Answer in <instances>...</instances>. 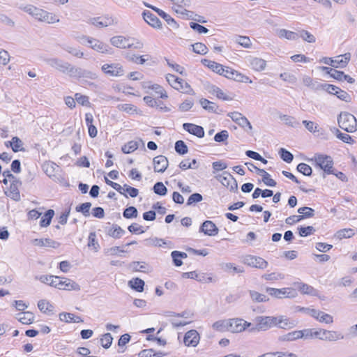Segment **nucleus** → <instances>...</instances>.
I'll return each mask as SVG.
<instances>
[{"instance_id":"f257e3e1","label":"nucleus","mask_w":357,"mask_h":357,"mask_svg":"<svg viewBox=\"0 0 357 357\" xmlns=\"http://www.w3.org/2000/svg\"><path fill=\"white\" fill-rule=\"evenodd\" d=\"M41 282L49 284L50 286L56 288L59 290H79L80 287L73 280L60 278L54 275H41L39 278Z\"/></svg>"},{"instance_id":"f03ea898","label":"nucleus","mask_w":357,"mask_h":357,"mask_svg":"<svg viewBox=\"0 0 357 357\" xmlns=\"http://www.w3.org/2000/svg\"><path fill=\"white\" fill-rule=\"evenodd\" d=\"M337 122L340 128L347 132H354L357 130V120L349 112H342L337 117Z\"/></svg>"},{"instance_id":"7ed1b4c3","label":"nucleus","mask_w":357,"mask_h":357,"mask_svg":"<svg viewBox=\"0 0 357 357\" xmlns=\"http://www.w3.org/2000/svg\"><path fill=\"white\" fill-rule=\"evenodd\" d=\"M351 59V53L347 52L343 55L336 56L335 59L329 57H324L321 61L333 68H345Z\"/></svg>"},{"instance_id":"20e7f679","label":"nucleus","mask_w":357,"mask_h":357,"mask_svg":"<svg viewBox=\"0 0 357 357\" xmlns=\"http://www.w3.org/2000/svg\"><path fill=\"white\" fill-rule=\"evenodd\" d=\"M316 165L324 170V174H331L333 173V160L329 155L316 154L314 155Z\"/></svg>"},{"instance_id":"39448f33","label":"nucleus","mask_w":357,"mask_h":357,"mask_svg":"<svg viewBox=\"0 0 357 357\" xmlns=\"http://www.w3.org/2000/svg\"><path fill=\"white\" fill-rule=\"evenodd\" d=\"M77 40L79 43L82 44H85V42L87 43L89 46L92 48L93 50L100 52V53H107L108 52V45L103 43L102 42L93 38H90L86 36H82L80 37L77 38Z\"/></svg>"},{"instance_id":"423d86ee","label":"nucleus","mask_w":357,"mask_h":357,"mask_svg":"<svg viewBox=\"0 0 357 357\" xmlns=\"http://www.w3.org/2000/svg\"><path fill=\"white\" fill-rule=\"evenodd\" d=\"M31 15L36 20L41 22H45L49 24L59 22V20L56 18L55 15L36 6L34 7Z\"/></svg>"},{"instance_id":"0eeeda50","label":"nucleus","mask_w":357,"mask_h":357,"mask_svg":"<svg viewBox=\"0 0 357 357\" xmlns=\"http://www.w3.org/2000/svg\"><path fill=\"white\" fill-rule=\"evenodd\" d=\"M216 178L231 192L238 190L237 181L230 173L224 172L222 174L217 176Z\"/></svg>"},{"instance_id":"6e6552de","label":"nucleus","mask_w":357,"mask_h":357,"mask_svg":"<svg viewBox=\"0 0 357 357\" xmlns=\"http://www.w3.org/2000/svg\"><path fill=\"white\" fill-rule=\"evenodd\" d=\"M227 116L230 117L233 121L243 128L246 132L251 131L252 126L248 119L241 113L238 112H229Z\"/></svg>"},{"instance_id":"1a4fd4ad","label":"nucleus","mask_w":357,"mask_h":357,"mask_svg":"<svg viewBox=\"0 0 357 357\" xmlns=\"http://www.w3.org/2000/svg\"><path fill=\"white\" fill-rule=\"evenodd\" d=\"M243 262L249 266L261 269H264L268 266V262L263 258L253 255L245 256Z\"/></svg>"},{"instance_id":"9d476101","label":"nucleus","mask_w":357,"mask_h":357,"mask_svg":"<svg viewBox=\"0 0 357 357\" xmlns=\"http://www.w3.org/2000/svg\"><path fill=\"white\" fill-rule=\"evenodd\" d=\"M219 229L214 222L211 220H205L199 228V232L206 235L214 236L218 234Z\"/></svg>"},{"instance_id":"9b49d317","label":"nucleus","mask_w":357,"mask_h":357,"mask_svg":"<svg viewBox=\"0 0 357 357\" xmlns=\"http://www.w3.org/2000/svg\"><path fill=\"white\" fill-rule=\"evenodd\" d=\"M45 61L51 67L54 68L63 73L67 72L68 66H69V63L63 61L57 58H47L45 59Z\"/></svg>"},{"instance_id":"f8f14e48","label":"nucleus","mask_w":357,"mask_h":357,"mask_svg":"<svg viewBox=\"0 0 357 357\" xmlns=\"http://www.w3.org/2000/svg\"><path fill=\"white\" fill-rule=\"evenodd\" d=\"M183 128L190 134L197 136L199 138L204 137V130L201 126L190 123H184L183 124Z\"/></svg>"},{"instance_id":"ddd939ff","label":"nucleus","mask_w":357,"mask_h":357,"mask_svg":"<svg viewBox=\"0 0 357 357\" xmlns=\"http://www.w3.org/2000/svg\"><path fill=\"white\" fill-rule=\"evenodd\" d=\"M154 171L155 172H164L168 167L169 162L167 158L162 155L153 158Z\"/></svg>"},{"instance_id":"4468645a","label":"nucleus","mask_w":357,"mask_h":357,"mask_svg":"<svg viewBox=\"0 0 357 357\" xmlns=\"http://www.w3.org/2000/svg\"><path fill=\"white\" fill-rule=\"evenodd\" d=\"M183 341L188 347H195L199 343V335L196 330H190L185 334Z\"/></svg>"},{"instance_id":"2eb2a0df","label":"nucleus","mask_w":357,"mask_h":357,"mask_svg":"<svg viewBox=\"0 0 357 357\" xmlns=\"http://www.w3.org/2000/svg\"><path fill=\"white\" fill-rule=\"evenodd\" d=\"M110 42L112 45L118 47V48H132L133 44L130 43L128 38H126L122 36H114L110 39Z\"/></svg>"},{"instance_id":"dca6fc26","label":"nucleus","mask_w":357,"mask_h":357,"mask_svg":"<svg viewBox=\"0 0 357 357\" xmlns=\"http://www.w3.org/2000/svg\"><path fill=\"white\" fill-rule=\"evenodd\" d=\"M142 16L144 20L151 26L158 29H160L162 27L160 20L151 11L144 10L142 13Z\"/></svg>"},{"instance_id":"f3484780","label":"nucleus","mask_w":357,"mask_h":357,"mask_svg":"<svg viewBox=\"0 0 357 357\" xmlns=\"http://www.w3.org/2000/svg\"><path fill=\"white\" fill-rule=\"evenodd\" d=\"M90 21L92 24L98 27H106L114 24V20L109 16L93 17Z\"/></svg>"},{"instance_id":"a211bd4d","label":"nucleus","mask_w":357,"mask_h":357,"mask_svg":"<svg viewBox=\"0 0 357 357\" xmlns=\"http://www.w3.org/2000/svg\"><path fill=\"white\" fill-rule=\"evenodd\" d=\"M34 245L57 248L60 243L50 238H36L32 241Z\"/></svg>"},{"instance_id":"6ab92c4d","label":"nucleus","mask_w":357,"mask_h":357,"mask_svg":"<svg viewBox=\"0 0 357 357\" xmlns=\"http://www.w3.org/2000/svg\"><path fill=\"white\" fill-rule=\"evenodd\" d=\"M105 231L108 236L114 238H120L125 234V231L117 225L106 227Z\"/></svg>"},{"instance_id":"aec40b11","label":"nucleus","mask_w":357,"mask_h":357,"mask_svg":"<svg viewBox=\"0 0 357 357\" xmlns=\"http://www.w3.org/2000/svg\"><path fill=\"white\" fill-rule=\"evenodd\" d=\"M266 290H313V288L309 286L307 284L303 283L301 282H294L292 287L290 288H273V287H266Z\"/></svg>"},{"instance_id":"412c9836","label":"nucleus","mask_w":357,"mask_h":357,"mask_svg":"<svg viewBox=\"0 0 357 357\" xmlns=\"http://www.w3.org/2000/svg\"><path fill=\"white\" fill-rule=\"evenodd\" d=\"M16 319L23 324H31L34 321V314L29 312H22L16 314Z\"/></svg>"},{"instance_id":"4be33fe9","label":"nucleus","mask_w":357,"mask_h":357,"mask_svg":"<svg viewBox=\"0 0 357 357\" xmlns=\"http://www.w3.org/2000/svg\"><path fill=\"white\" fill-rule=\"evenodd\" d=\"M258 322L255 327H252L249 329L250 331H266L271 328L269 321H268L267 317H257Z\"/></svg>"},{"instance_id":"5701e85b","label":"nucleus","mask_w":357,"mask_h":357,"mask_svg":"<svg viewBox=\"0 0 357 357\" xmlns=\"http://www.w3.org/2000/svg\"><path fill=\"white\" fill-rule=\"evenodd\" d=\"M126 58L128 61L133 62L137 64H144L146 61L151 59L149 54H145L142 56H137L134 54L128 53L126 55Z\"/></svg>"},{"instance_id":"b1692460","label":"nucleus","mask_w":357,"mask_h":357,"mask_svg":"<svg viewBox=\"0 0 357 357\" xmlns=\"http://www.w3.org/2000/svg\"><path fill=\"white\" fill-rule=\"evenodd\" d=\"M322 333L323 335L321 337V340H322L335 341L342 340L344 338L343 335L337 331L324 330Z\"/></svg>"},{"instance_id":"393cba45","label":"nucleus","mask_w":357,"mask_h":357,"mask_svg":"<svg viewBox=\"0 0 357 357\" xmlns=\"http://www.w3.org/2000/svg\"><path fill=\"white\" fill-rule=\"evenodd\" d=\"M59 316V319L61 321H66L67 323H69V322L82 323L84 321L83 319L80 317L75 316L73 313L61 312Z\"/></svg>"},{"instance_id":"a878e982","label":"nucleus","mask_w":357,"mask_h":357,"mask_svg":"<svg viewBox=\"0 0 357 357\" xmlns=\"http://www.w3.org/2000/svg\"><path fill=\"white\" fill-rule=\"evenodd\" d=\"M155 12H156L162 19H164L172 29H177L178 27L176 22L169 14L166 13L158 8L155 9Z\"/></svg>"},{"instance_id":"bb28decb","label":"nucleus","mask_w":357,"mask_h":357,"mask_svg":"<svg viewBox=\"0 0 357 357\" xmlns=\"http://www.w3.org/2000/svg\"><path fill=\"white\" fill-rule=\"evenodd\" d=\"M250 64L253 70L261 71L265 69L266 61L261 58L255 57L250 59Z\"/></svg>"},{"instance_id":"cd10ccee","label":"nucleus","mask_w":357,"mask_h":357,"mask_svg":"<svg viewBox=\"0 0 357 357\" xmlns=\"http://www.w3.org/2000/svg\"><path fill=\"white\" fill-rule=\"evenodd\" d=\"M257 174L262 176V181L265 185L270 187H274L277 183L271 178V176L263 169H257Z\"/></svg>"},{"instance_id":"c85d7f7f","label":"nucleus","mask_w":357,"mask_h":357,"mask_svg":"<svg viewBox=\"0 0 357 357\" xmlns=\"http://www.w3.org/2000/svg\"><path fill=\"white\" fill-rule=\"evenodd\" d=\"M199 103L202 107L208 112L215 114L219 113L218 112V106L215 103L211 102L206 98H202L199 100Z\"/></svg>"},{"instance_id":"c756f323","label":"nucleus","mask_w":357,"mask_h":357,"mask_svg":"<svg viewBox=\"0 0 357 357\" xmlns=\"http://www.w3.org/2000/svg\"><path fill=\"white\" fill-rule=\"evenodd\" d=\"M167 81L168 83L175 89L181 90V84H183L184 80L179 78L172 74H167L166 76Z\"/></svg>"},{"instance_id":"7c9ffc66","label":"nucleus","mask_w":357,"mask_h":357,"mask_svg":"<svg viewBox=\"0 0 357 357\" xmlns=\"http://www.w3.org/2000/svg\"><path fill=\"white\" fill-rule=\"evenodd\" d=\"M232 322L236 325L235 333H241L252 326L251 323L241 318H234V321H232Z\"/></svg>"},{"instance_id":"2f4dec72","label":"nucleus","mask_w":357,"mask_h":357,"mask_svg":"<svg viewBox=\"0 0 357 357\" xmlns=\"http://www.w3.org/2000/svg\"><path fill=\"white\" fill-rule=\"evenodd\" d=\"M6 196L10 197L14 201L20 200V194L19 190V186L15 185L14 183H10L8 191H5Z\"/></svg>"},{"instance_id":"473e14b6","label":"nucleus","mask_w":357,"mask_h":357,"mask_svg":"<svg viewBox=\"0 0 357 357\" xmlns=\"http://www.w3.org/2000/svg\"><path fill=\"white\" fill-rule=\"evenodd\" d=\"M38 309L43 313L53 312L54 306L47 300L42 299L38 302Z\"/></svg>"},{"instance_id":"72a5a7b5","label":"nucleus","mask_w":357,"mask_h":357,"mask_svg":"<svg viewBox=\"0 0 357 357\" xmlns=\"http://www.w3.org/2000/svg\"><path fill=\"white\" fill-rule=\"evenodd\" d=\"M54 215V211L53 209H48L44 214V216L40 221V225L42 227H47L50 225L52 218Z\"/></svg>"},{"instance_id":"f704fd0d","label":"nucleus","mask_w":357,"mask_h":357,"mask_svg":"<svg viewBox=\"0 0 357 357\" xmlns=\"http://www.w3.org/2000/svg\"><path fill=\"white\" fill-rule=\"evenodd\" d=\"M278 326L282 329H290L296 326V324L294 321L289 318L280 316Z\"/></svg>"},{"instance_id":"c9c22d12","label":"nucleus","mask_w":357,"mask_h":357,"mask_svg":"<svg viewBox=\"0 0 357 357\" xmlns=\"http://www.w3.org/2000/svg\"><path fill=\"white\" fill-rule=\"evenodd\" d=\"M228 323H230L229 319L218 320L213 323V328L220 332L229 331Z\"/></svg>"},{"instance_id":"e433bc0d","label":"nucleus","mask_w":357,"mask_h":357,"mask_svg":"<svg viewBox=\"0 0 357 357\" xmlns=\"http://www.w3.org/2000/svg\"><path fill=\"white\" fill-rule=\"evenodd\" d=\"M123 74L124 70L119 63H112L110 70L107 72V75L115 77L122 76Z\"/></svg>"},{"instance_id":"4c0bfd02","label":"nucleus","mask_w":357,"mask_h":357,"mask_svg":"<svg viewBox=\"0 0 357 357\" xmlns=\"http://www.w3.org/2000/svg\"><path fill=\"white\" fill-rule=\"evenodd\" d=\"M300 335V333L298 331H294L289 332L287 334L280 335L278 337V341L280 342H291L298 340V336Z\"/></svg>"},{"instance_id":"58836bf2","label":"nucleus","mask_w":357,"mask_h":357,"mask_svg":"<svg viewBox=\"0 0 357 357\" xmlns=\"http://www.w3.org/2000/svg\"><path fill=\"white\" fill-rule=\"evenodd\" d=\"M271 295L276 298H293L296 297V291H271Z\"/></svg>"},{"instance_id":"ea45409f","label":"nucleus","mask_w":357,"mask_h":357,"mask_svg":"<svg viewBox=\"0 0 357 357\" xmlns=\"http://www.w3.org/2000/svg\"><path fill=\"white\" fill-rule=\"evenodd\" d=\"M138 142L130 141L122 146L121 151H123V153L128 154L134 152L135 150L138 149Z\"/></svg>"},{"instance_id":"a19ab883","label":"nucleus","mask_w":357,"mask_h":357,"mask_svg":"<svg viewBox=\"0 0 357 357\" xmlns=\"http://www.w3.org/2000/svg\"><path fill=\"white\" fill-rule=\"evenodd\" d=\"M128 286L133 290H144V281L136 278L128 282Z\"/></svg>"},{"instance_id":"79ce46f5","label":"nucleus","mask_w":357,"mask_h":357,"mask_svg":"<svg viewBox=\"0 0 357 357\" xmlns=\"http://www.w3.org/2000/svg\"><path fill=\"white\" fill-rule=\"evenodd\" d=\"M278 35L280 38H287L288 40H296L298 38V33L288 31L286 29H280L279 31Z\"/></svg>"},{"instance_id":"37998d69","label":"nucleus","mask_w":357,"mask_h":357,"mask_svg":"<svg viewBox=\"0 0 357 357\" xmlns=\"http://www.w3.org/2000/svg\"><path fill=\"white\" fill-rule=\"evenodd\" d=\"M193 272V278L191 279H195L197 280L198 282H203V283H208L212 282L213 279L211 276H209L206 273H197L196 271Z\"/></svg>"},{"instance_id":"c03bdc74","label":"nucleus","mask_w":357,"mask_h":357,"mask_svg":"<svg viewBox=\"0 0 357 357\" xmlns=\"http://www.w3.org/2000/svg\"><path fill=\"white\" fill-rule=\"evenodd\" d=\"M298 213L301 215L302 220L305 218H312L314 215V210L310 207L303 206L298 209Z\"/></svg>"},{"instance_id":"a18cd8bd","label":"nucleus","mask_w":357,"mask_h":357,"mask_svg":"<svg viewBox=\"0 0 357 357\" xmlns=\"http://www.w3.org/2000/svg\"><path fill=\"white\" fill-rule=\"evenodd\" d=\"M12 149L14 152H18L19 151H24L22 148L23 143L22 140L17 137H13L11 141H8Z\"/></svg>"},{"instance_id":"49530a36","label":"nucleus","mask_w":357,"mask_h":357,"mask_svg":"<svg viewBox=\"0 0 357 357\" xmlns=\"http://www.w3.org/2000/svg\"><path fill=\"white\" fill-rule=\"evenodd\" d=\"M303 83L305 86L310 87L314 90H320L321 83L314 82L313 79L309 76H304L303 78Z\"/></svg>"},{"instance_id":"de8ad7c7","label":"nucleus","mask_w":357,"mask_h":357,"mask_svg":"<svg viewBox=\"0 0 357 357\" xmlns=\"http://www.w3.org/2000/svg\"><path fill=\"white\" fill-rule=\"evenodd\" d=\"M336 137L343 142L352 144L354 143L353 138L348 134L341 132L337 128L335 129Z\"/></svg>"},{"instance_id":"09e8293b","label":"nucleus","mask_w":357,"mask_h":357,"mask_svg":"<svg viewBox=\"0 0 357 357\" xmlns=\"http://www.w3.org/2000/svg\"><path fill=\"white\" fill-rule=\"evenodd\" d=\"M82 68L79 67H75L69 63V66H68L67 72L69 73L70 77H73L75 78H82Z\"/></svg>"},{"instance_id":"8fccbe9b","label":"nucleus","mask_w":357,"mask_h":357,"mask_svg":"<svg viewBox=\"0 0 357 357\" xmlns=\"http://www.w3.org/2000/svg\"><path fill=\"white\" fill-rule=\"evenodd\" d=\"M280 119L281 121H284V123L291 127L296 128L299 125V123L296 120V119L293 116L288 115H280Z\"/></svg>"},{"instance_id":"3c124183","label":"nucleus","mask_w":357,"mask_h":357,"mask_svg":"<svg viewBox=\"0 0 357 357\" xmlns=\"http://www.w3.org/2000/svg\"><path fill=\"white\" fill-rule=\"evenodd\" d=\"M61 48L68 52V53L71 54L74 56H76L77 58H82L84 56V53L81 52L79 50L76 49L73 47L66 45H61Z\"/></svg>"},{"instance_id":"603ef678","label":"nucleus","mask_w":357,"mask_h":357,"mask_svg":"<svg viewBox=\"0 0 357 357\" xmlns=\"http://www.w3.org/2000/svg\"><path fill=\"white\" fill-rule=\"evenodd\" d=\"M153 190L154 193L160 196H164L167 192V188L165 186L162 182L160 181L157 182L153 185Z\"/></svg>"},{"instance_id":"864d4df0","label":"nucleus","mask_w":357,"mask_h":357,"mask_svg":"<svg viewBox=\"0 0 357 357\" xmlns=\"http://www.w3.org/2000/svg\"><path fill=\"white\" fill-rule=\"evenodd\" d=\"M175 151L179 155H184L188 152V149L185 142L182 140H178L175 143Z\"/></svg>"},{"instance_id":"5fc2aeb1","label":"nucleus","mask_w":357,"mask_h":357,"mask_svg":"<svg viewBox=\"0 0 357 357\" xmlns=\"http://www.w3.org/2000/svg\"><path fill=\"white\" fill-rule=\"evenodd\" d=\"M296 169L305 176H310L312 174L311 167L305 163H300L297 165Z\"/></svg>"},{"instance_id":"6e6d98bb","label":"nucleus","mask_w":357,"mask_h":357,"mask_svg":"<svg viewBox=\"0 0 357 357\" xmlns=\"http://www.w3.org/2000/svg\"><path fill=\"white\" fill-rule=\"evenodd\" d=\"M192 51L197 54L204 55L208 52L207 47L202 43H196L192 45Z\"/></svg>"},{"instance_id":"4d7b16f0","label":"nucleus","mask_w":357,"mask_h":357,"mask_svg":"<svg viewBox=\"0 0 357 357\" xmlns=\"http://www.w3.org/2000/svg\"><path fill=\"white\" fill-rule=\"evenodd\" d=\"M137 209L135 206H129L123 212V217L127 219L137 218Z\"/></svg>"},{"instance_id":"13d9d810","label":"nucleus","mask_w":357,"mask_h":357,"mask_svg":"<svg viewBox=\"0 0 357 357\" xmlns=\"http://www.w3.org/2000/svg\"><path fill=\"white\" fill-rule=\"evenodd\" d=\"M91 206L90 202H85L76 206V211L82 213L85 217L89 216V209Z\"/></svg>"},{"instance_id":"bf43d9fd","label":"nucleus","mask_w":357,"mask_h":357,"mask_svg":"<svg viewBox=\"0 0 357 357\" xmlns=\"http://www.w3.org/2000/svg\"><path fill=\"white\" fill-rule=\"evenodd\" d=\"M278 153L280 158L287 163H290L294 159L293 154L284 148H281Z\"/></svg>"},{"instance_id":"052dcab7","label":"nucleus","mask_w":357,"mask_h":357,"mask_svg":"<svg viewBox=\"0 0 357 357\" xmlns=\"http://www.w3.org/2000/svg\"><path fill=\"white\" fill-rule=\"evenodd\" d=\"M43 169L45 174L49 177L54 176V172L56 168H58L59 167L54 163V162H48L43 165Z\"/></svg>"},{"instance_id":"680f3d73","label":"nucleus","mask_w":357,"mask_h":357,"mask_svg":"<svg viewBox=\"0 0 357 357\" xmlns=\"http://www.w3.org/2000/svg\"><path fill=\"white\" fill-rule=\"evenodd\" d=\"M113 337L109 333H107L102 335L100 339L101 345L105 349H108L111 347Z\"/></svg>"},{"instance_id":"e2e57ef3","label":"nucleus","mask_w":357,"mask_h":357,"mask_svg":"<svg viewBox=\"0 0 357 357\" xmlns=\"http://www.w3.org/2000/svg\"><path fill=\"white\" fill-rule=\"evenodd\" d=\"M298 37L302 38L303 40L310 43H314L316 40L315 37L305 30L299 31Z\"/></svg>"},{"instance_id":"0e129e2a","label":"nucleus","mask_w":357,"mask_h":357,"mask_svg":"<svg viewBox=\"0 0 357 357\" xmlns=\"http://www.w3.org/2000/svg\"><path fill=\"white\" fill-rule=\"evenodd\" d=\"M231 77L230 79H233L236 82H245V83L252 82V81L250 79V78L248 76L240 73L237 70L235 71L234 75H231Z\"/></svg>"},{"instance_id":"69168bd1","label":"nucleus","mask_w":357,"mask_h":357,"mask_svg":"<svg viewBox=\"0 0 357 357\" xmlns=\"http://www.w3.org/2000/svg\"><path fill=\"white\" fill-rule=\"evenodd\" d=\"M298 234L302 237L307 236L312 234L315 231V229L312 226L300 227L298 228Z\"/></svg>"},{"instance_id":"338daca9","label":"nucleus","mask_w":357,"mask_h":357,"mask_svg":"<svg viewBox=\"0 0 357 357\" xmlns=\"http://www.w3.org/2000/svg\"><path fill=\"white\" fill-rule=\"evenodd\" d=\"M251 298L256 302H266L268 301V298L264 294H260L259 291H250Z\"/></svg>"},{"instance_id":"774afa93","label":"nucleus","mask_w":357,"mask_h":357,"mask_svg":"<svg viewBox=\"0 0 357 357\" xmlns=\"http://www.w3.org/2000/svg\"><path fill=\"white\" fill-rule=\"evenodd\" d=\"M335 95L341 100L345 101L346 102H350L351 101V96L345 91L340 89L335 93Z\"/></svg>"}]
</instances>
